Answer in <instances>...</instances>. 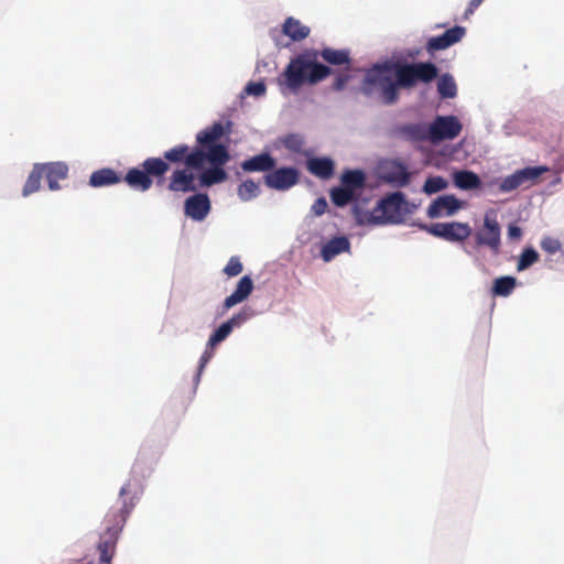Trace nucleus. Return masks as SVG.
<instances>
[{
    "label": "nucleus",
    "instance_id": "f257e3e1",
    "mask_svg": "<svg viewBox=\"0 0 564 564\" xmlns=\"http://www.w3.org/2000/svg\"><path fill=\"white\" fill-rule=\"evenodd\" d=\"M440 69L433 62H410L403 57H386L373 63L365 72L360 93L376 98L384 106H392L400 99L401 90H411L420 83L430 84L437 79L436 90L442 99L457 96L456 82L449 73L438 76Z\"/></svg>",
    "mask_w": 564,
    "mask_h": 564
},
{
    "label": "nucleus",
    "instance_id": "f03ea898",
    "mask_svg": "<svg viewBox=\"0 0 564 564\" xmlns=\"http://www.w3.org/2000/svg\"><path fill=\"white\" fill-rule=\"evenodd\" d=\"M142 494L143 486L135 478L129 479L120 488L119 500L121 501V507L119 509H110L105 516V531L100 534L97 544L99 564H110L119 534Z\"/></svg>",
    "mask_w": 564,
    "mask_h": 564
},
{
    "label": "nucleus",
    "instance_id": "7ed1b4c3",
    "mask_svg": "<svg viewBox=\"0 0 564 564\" xmlns=\"http://www.w3.org/2000/svg\"><path fill=\"white\" fill-rule=\"evenodd\" d=\"M333 74V69L318 61V50L305 48L292 57L282 73L285 86L292 91L304 85H316Z\"/></svg>",
    "mask_w": 564,
    "mask_h": 564
},
{
    "label": "nucleus",
    "instance_id": "20e7f679",
    "mask_svg": "<svg viewBox=\"0 0 564 564\" xmlns=\"http://www.w3.org/2000/svg\"><path fill=\"white\" fill-rule=\"evenodd\" d=\"M232 121L227 119L215 121L212 126L200 130L196 134V145L191 148L185 143L177 144L164 151L163 160L170 165L183 163L184 167H196L204 159L203 151L208 141H219L228 137L232 130Z\"/></svg>",
    "mask_w": 564,
    "mask_h": 564
},
{
    "label": "nucleus",
    "instance_id": "39448f33",
    "mask_svg": "<svg viewBox=\"0 0 564 564\" xmlns=\"http://www.w3.org/2000/svg\"><path fill=\"white\" fill-rule=\"evenodd\" d=\"M409 205L405 194L397 191L380 198L372 213L362 212L358 205H354L352 214L359 225H399L404 221L405 215L412 214Z\"/></svg>",
    "mask_w": 564,
    "mask_h": 564
},
{
    "label": "nucleus",
    "instance_id": "423d86ee",
    "mask_svg": "<svg viewBox=\"0 0 564 564\" xmlns=\"http://www.w3.org/2000/svg\"><path fill=\"white\" fill-rule=\"evenodd\" d=\"M204 159L197 169L199 187H212L221 184L228 178L225 165L230 161L229 148L219 141H208L203 151Z\"/></svg>",
    "mask_w": 564,
    "mask_h": 564
},
{
    "label": "nucleus",
    "instance_id": "0eeeda50",
    "mask_svg": "<svg viewBox=\"0 0 564 564\" xmlns=\"http://www.w3.org/2000/svg\"><path fill=\"white\" fill-rule=\"evenodd\" d=\"M169 170L170 165L163 159L151 156L140 165L129 169L122 181L134 191L147 192L152 187L154 178L161 184Z\"/></svg>",
    "mask_w": 564,
    "mask_h": 564
},
{
    "label": "nucleus",
    "instance_id": "6e6552de",
    "mask_svg": "<svg viewBox=\"0 0 564 564\" xmlns=\"http://www.w3.org/2000/svg\"><path fill=\"white\" fill-rule=\"evenodd\" d=\"M412 225L416 226L420 230H423L436 238H441L448 242H463L469 238L473 232L469 224L459 221L432 224L414 221Z\"/></svg>",
    "mask_w": 564,
    "mask_h": 564
},
{
    "label": "nucleus",
    "instance_id": "1a4fd4ad",
    "mask_svg": "<svg viewBox=\"0 0 564 564\" xmlns=\"http://www.w3.org/2000/svg\"><path fill=\"white\" fill-rule=\"evenodd\" d=\"M549 167L545 165H529L516 170L512 174L502 177L498 182V189L500 193H511L518 188H529L532 186Z\"/></svg>",
    "mask_w": 564,
    "mask_h": 564
},
{
    "label": "nucleus",
    "instance_id": "9d476101",
    "mask_svg": "<svg viewBox=\"0 0 564 564\" xmlns=\"http://www.w3.org/2000/svg\"><path fill=\"white\" fill-rule=\"evenodd\" d=\"M429 124L432 144L452 141L458 137L463 130L462 122L454 115H436Z\"/></svg>",
    "mask_w": 564,
    "mask_h": 564
},
{
    "label": "nucleus",
    "instance_id": "9b49d317",
    "mask_svg": "<svg viewBox=\"0 0 564 564\" xmlns=\"http://www.w3.org/2000/svg\"><path fill=\"white\" fill-rule=\"evenodd\" d=\"M379 178L393 186L404 187L411 181V174L408 165L398 159H384L378 163Z\"/></svg>",
    "mask_w": 564,
    "mask_h": 564
},
{
    "label": "nucleus",
    "instance_id": "f8f14e48",
    "mask_svg": "<svg viewBox=\"0 0 564 564\" xmlns=\"http://www.w3.org/2000/svg\"><path fill=\"white\" fill-rule=\"evenodd\" d=\"M475 242L488 247L495 256L500 253L501 228L496 217L485 215L482 228L475 234Z\"/></svg>",
    "mask_w": 564,
    "mask_h": 564
},
{
    "label": "nucleus",
    "instance_id": "ddd939ff",
    "mask_svg": "<svg viewBox=\"0 0 564 564\" xmlns=\"http://www.w3.org/2000/svg\"><path fill=\"white\" fill-rule=\"evenodd\" d=\"M466 202L454 194H443L433 199L426 209V216L431 219L452 217L465 208Z\"/></svg>",
    "mask_w": 564,
    "mask_h": 564
},
{
    "label": "nucleus",
    "instance_id": "4468645a",
    "mask_svg": "<svg viewBox=\"0 0 564 564\" xmlns=\"http://www.w3.org/2000/svg\"><path fill=\"white\" fill-rule=\"evenodd\" d=\"M264 184L275 191H288L300 182V171L295 166H280L263 176Z\"/></svg>",
    "mask_w": 564,
    "mask_h": 564
},
{
    "label": "nucleus",
    "instance_id": "2eb2a0df",
    "mask_svg": "<svg viewBox=\"0 0 564 564\" xmlns=\"http://www.w3.org/2000/svg\"><path fill=\"white\" fill-rule=\"evenodd\" d=\"M197 180V169L183 167L175 169L167 185V189L175 193H196L199 185Z\"/></svg>",
    "mask_w": 564,
    "mask_h": 564
},
{
    "label": "nucleus",
    "instance_id": "dca6fc26",
    "mask_svg": "<svg viewBox=\"0 0 564 564\" xmlns=\"http://www.w3.org/2000/svg\"><path fill=\"white\" fill-rule=\"evenodd\" d=\"M393 135L410 143H431L430 124L423 121L398 124L393 129Z\"/></svg>",
    "mask_w": 564,
    "mask_h": 564
},
{
    "label": "nucleus",
    "instance_id": "f3484780",
    "mask_svg": "<svg viewBox=\"0 0 564 564\" xmlns=\"http://www.w3.org/2000/svg\"><path fill=\"white\" fill-rule=\"evenodd\" d=\"M212 210L210 198L207 193L196 192L184 200V214L194 221H203Z\"/></svg>",
    "mask_w": 564,
    "mask_h": 564
},
{
    "label": "nucleus",
    "instance_id": "a211bd4d",
    "mask_svg": "<svg viewBox=\"0 0 564 564\" xmlns=\"http://www.w3.org/2000/svg\"><path fill=\"white\" fill-rule=\"evenodd\" d=\"M466 29L462 25H454L440 35L432 36L426 41L425 50L430 55L446 50L458 43L465 35Z\"/></svg>",
    "mask_w": 564,
    "mask_h": 564
},
{
    "label": "nucleus",
    "instance_id": "6ab92c4d",
    "mask_svg": "<svg viewBox=\"0 0 564 564\" xmlns=\"http://www.w3.org/2000/svg\"><path fill=\"white\" fill-rule=\"evenodd\" d=\"M253 288V280L250 275L240 278L234 292L224 300L223 312L245 302L251 295Z\"/></svg>",
    "mask_w": 564,
    "mask_h": 564
},
{
    "label": "nucleus",
    "instance_id": "aec40b11",
    "mask_svg": "<svg viewBox=\"0 0 564 564\" xmlns=\"http://www.w3.org/2000/svg\"><path fill=\"white\" fill-rule=\"evenodd\" d=\"M240 166L248 173L265 172L267 174L276 166V160L271 153L261 152L242 161Z\"/></svg>",
    "mask_w": 564,
    "mask_h": 564
},
{
    "label": "nucleus",
    "instance_id": "412c9836",
    "mask_svg": "<svg viewBox=\"0 0 564 564\" xmlns=\"http://www.w3.org/2000/svg\"><path fill=\"white\" fill-rule=\"evenodd\" d=\"M350 240L346 235L330 238L321 248V257L324 262H330L335 257L350 251Z\"/></svg>",
    "mask_w": 564,
    "mask_h": 564
},
{
    "label": "nucleus",
    "instance_id": "4be33fe9",
    "mask_svg": "<svg viewBox=\"0 0 564 564\" xmlns=\"http://www.w3.org/2000/svg\"><path fill=\"white\" fill-rule=\"evenodd\" d=\"M122 182L119 172L111 167H102L93 172L89 176L88 184L93 188L113 186Z\"/></svg>",
    "mask_w": 564,
    "mask_h": 564
},
{
    "label": "nucleus",
    "instance_id": "5701e85b",
    "mask_svg": "<svg viewBox=\"0 0 564 564\" xmlns=\"http://www.w3.org/2000/svg\"><path fill=\"white\" fill-rule=\"evenodd\" d=\"M306 169L311 174L322 180H328L334 174L335 164L328 156H312L307 159Z\"/></svg>",
    "mask_w": 564,
    "mask_h": 564
},
{
    "label": "nucleus",
    "instance_id": "b1692460",
    "mask_svg": "<svg viewBox=\"0 0 564 564\" xmlns=\"http://www.w3.org/2000/svg\"><path fill=\"white\" fill-rule=\"evenodd\" d=\"M452 178L454 186L462 191L479 189L482 185L480 176L471 170L455 171Z\"/></svg>",
    "mask_w": 564,
    "mask_h": 564
},
{
    "label": "nucleus",
    "instance_id": "393cba45",
    "mask_svg": "<svg viewBox=\"0 0 564 564\" xmlns=\"http://www.w3.org/2000/svg\"><path fill=\"white\" fill-rule=\"evenodd\" d=\"M341 185L352 191L354 194L365 188L367 174L361 169H347L340 176Z\"/></svg>",
    "mask_w": 564,
    "mask_h": 564
},
{
    "label": "nucleus",
    "instance_id": "a878e982",
    "mask_svg": "<svg viewBox=\"0 0 564 564\" xmlns=\"http://www.w3.org/2000/svg\"><path fill=\"white\" fill-rule=\"evenodd\" d=\"M282 32L293 42H301L310 35L311 29L302 24L300 20L289 17L282 25Z\"/></svg>",
    "mask_w": 564,
    "mask_h": 564
},
{
    "label": "nucleus",
    "instance_id": "bb28decb",
    "mask_svg": "<svg viewBox=\"0 0 564 564\" xmlns=\"http://www.w3.org/2000/svg\"><path fill=\"white\" fill-rule=\"evenodd\" d=\"M318 56L333 66L346 65L349 68L351 64L350 51L348 48L336 50L332 47H324L318 51Z\"/></svg>",
    "mask_w": 564,
    "mask_h": 564
},
{
    "label": "nucleus",
    "instance_id": "cd10ccee",
    "mask_svg": "<svg viewBox=\"0 0 564 564\" xmlns=\"http://www.w3.org/2000/svg\"><path fill=\"white\" fill-rule=\"evenodd\" d=\"M264 310H258L252 305L246 304L243 305L239 312L235 313L226 322L230 325L231 329L240 328L246 323L254 318L256 316L262 314Z\"/></svg>",
    "mask_w": 564,
    "mask_h": 564
},
{
    "label": "nucleus",
    "instance_id": "c85d7f7f",
    "mask_svg": "<svg viewBox=\"0 0 564 564\" xmlns=\"http://www.w3.org/2000/svg\"><path fill=\"white\" fill-rule=\"evenodd\" d=\"M517 285V279L512 275H502L494 280L491 286L492 296H509Z\"/></svg>",
    "mask_w": 564,
    "mask_h": 564
},
{
    "label": "nucleus",
    "instance_id": "c756f323",
    "mask_svg": "<svg viewBox=\"0 0 564 564\" xmlns=\"http://www.w3.org/2000/svg\"><path fill=\"white\" fill-rule=\"evenodd\" d=\"M43 166L40 165V163H34L32 171L30 172L23 188H22V196L28 197L33 193H36L41 187V178L44 175L43 173Z\"/></svg>",
    "mask_w": 564,
    "mask_h": 564
},
{
    "label": "nucleus",
    "instance_id": "7c9ffc66",
    "mask_svg": "<svg viewBox=\"0 0 564 564\" xmlns=\"http://www.w3.org/2000/svg\"><path fill=\"white\" fill-rule=\"evenodd\" d=\"M280 143L290 152L303 153L308 156V152H303V145L305 144V137L299 132L286 133L279 138Z\"/></svg>",
    "mask_w": 564,
    "mask_h": 564
},
{
    "label": "nucleus",
    "instance_id": "2f4dec72",
    "mask_svg": "<svg viewBox=\"0 0 564 564\" xmlns=\"http://www.w3.org/2000/svg\"><path fill=\"white\" fill-rule=\"evenodd\" d=\"M43 166V173L45 177H51L55 180H65L68 176V165L63 161L40 163Z\"/></svg>",
    "mask_w": 564,
    "mask_h": 564
},
{
    "label": "nucleus",
    "instance_id": "473e14b6",
    "mask_svg": "<svg viewBox=\"0 0 564 564\" xmlns=\"http://www.w3.org/2000/svg\"><path fill=\"white\" fill-rule=\"evenodd\" d=\"M449 183L448 181L441 175H430L426 177L423 186L422 192L425 195H434L436 193H440L442 191H445L448 187Z\"/></svg>",
    "mask_w": 564,
    "mask_h": 564
},
{
    "label": "nucleus",
    "instance_id": "72a5a7b5",
    "mask_svg": "<svg viewBox=\"0 0 564 564\" xmlns=\"http://www.w3.org/2000/svg\"><path fill=\"white\" fill-rule=\"evenodd\" d=\"M332 203L337 207H345L355 199L356 194L345 186H336L329 193Z\"/></svg>",
    "mask_w": 564,
    "mask_h": 564
},
{
    "label": "nucleus",
    "instance_id": "f704fd0d",
    "mask_svg": "<svg viewBox=\"0 0 564 564\" xmlns=\"http://www.w3.org/2000/svg\"><path fill=\"white\" fill-rule=\"evenodd\" d=\"M237 195L241 202H250L260 195L259 185L251 178H248L239 184Z\"/></svg>",
    "mask_w": 564,
    "mask_h": 564
},
{
    "label": "nucleus",
    "instance_id": "c9c22d12",
    "mask_svg": "<svg viewBox=\"0 0 564 564\" xmlns=\"http://www.w3.org/2000/svg\"><path fill=\"white\" fill-rule=\"evenodd\" d=\"M216 347L217 346H209V340H207L205 350L203 351L198 361L197 371L193 378L194 390H196L197 386L199 384L202 375L205 368L207 367L208 362L213 359Z\"/></svg>",
    "mask_w": 564,
    "mask_h": 564
},
{
    "label": "nucleus",
    "instance_id": "e433bc0d",
    "mask_svg": "<svg viewBox=\"0 0 564 564\" xmlns=\"http://www.w3.org/2000/svg\"><path fill=\"white\" fill-rule=\"evenodd\" d=\"M539 258L540 254L533 247L528 246L523 248L519 257L517 270L521 272L529 269L531 265L539 261Z\"/></svg>",
    "mask_w": 564,
    "mask_h": 564
},
{
    "label": "nucleus",
    "instance_id": "4c0bfd02",
    "mask_svg": "<svg viewBox=\"0 0 564 564\" xmlns=\"http://www.w3.org/2000/svg\"><path fill=\"white\" fill-rule=\"evenodd\" d=\"M232 333L230 325L225 321L209 335V346H218Z\"/></svg>",
    "mask_w": 564,
    "mask_h": 564
},
{
    "label": "nucleus",
    "instance_id": "58836bf2",
    "mask_svg": "<svg viewBox=\"0 0 564 564\" xmlns=\"http://www.w3.org/2000/svg\"><path fill=\"white\" fill-rule=\"evenodd\" d=\"M265 90H267V86L263 80L249 82L243 88L245 94H247L248 96H254V97L263 96L265 94Z\"/></svg>",
    "mask_w": 564,
    "mask_h": 564
},
{
    "label": "nucleus",
    "instance_id": "ea45409f",
    "mask_svg": "<svg viewBox=\"0 0 564 564\" xmlns=\"http://www.w3.org/2000/svg\"><path fill=\"white\" fill-rule=\"evenodd\" d=\"M242 269L243 267L239 257L234 256L229 259L223 271L228 276H236L241 273Z\"/></svg>",
    "mask_w": 564,
    "mask_h": 564
},
{
    "label": "nucleus",
    "instance_id": "a19ab883",
    "mask_svg": "<svg viewBox=\"0 0 564 564\" xmlns=\"http://www.w3.org/2000/svg\"><path fill=\"white\" fill-rule=\"evenodd\" d=\"M541 249L550 254H554L561 250V241L556 238L544 237L540 242Z\"/></svg>",
    "mask_w": 564,
    "mask_h": 564
},
{
    "label": "nucleus",
    "instance_id": "79ce46f5",
    "mask_svg": "<svg viewBox=\"0 0 564 564\" xmlns=\"http://www.w3.org/2000/svg\"><path fill=\"white\" fill-rule=\"evenodd\" d=\"M351 76L348 73H339L334 79L332 85L333 90L341 91L345 89L347 83L350 80Z\"/></svg>",
    "mask_w": 564,
    "mask_h": 564
},
{
    "label": "nucleus",
    "instance_id": "37998d69",
    "mask_svg": "<svg viewBox=\"0 0 564 564\" xmlns=\"http://www.w3.org/2000/svg\"><path fill=\"white\" fill-rule=\"evenodd\" d=\"M328 204L325 197H318L312 205L311 212L315 216L325 214Z\"/></svg>",
    "mask_w": 564,
    "mask_h": 564
},
{
    "label": "nucleus",
    "instance_id": "c03bdc74",
    "mask_svg": "<svg viewBox=\"0 0 564 564\" xmlns=\"http://www.w3.org/2000/svg\"><path fill=\"white\" fill-rule=\"evenodd\" d=\"M522 228L514 223L508 225L507 235L510 240H518L522 237Z\"/></svg>",
    "mask_w": 564,
    "mask_h": 564
},
{
    "label": "nucleus",
    "instance_id": "a18cd8bd",
    "mask_svg": "<svg viewBox=\"0 0 564 564\" xmlns=\"http://www.w3.org/2000/svg\"><path fill=\"white\" fill-rule=\"evenodd\" d=\"M46 181H47L48 188L51 191H58V189H61V185L58 183L59 180L46 177Z\"/></svg>",
    "mask_w": 564,
    "mask_h": 564
},
{
    "label": "nucleus",
    "instance_id": "49530a36",
    "mask_svg": "<svg viewBox=\"0 0 564 564\" xmlns=\"http://www.w3.org/2000/svg\"><path fill=\"white\" fill-rule=\"evenodd\" d=\"M484 0H470L469 1V4L471 8H478L481 3H482Z\"/></svg>",
    "mask_w": 564,
    "mask_h": 564
},
{
    "label": "nucleus",
    "instance_id": "de8ad7c7",
    "mask_svg": "<svg viewBox=\"0 0 564 564\" xmlns=\"http://www.w3.org/2000/svg\"><path fill=\"white\" fill-rule=\"evenodd\" d=\"M475 10H476V8H471L470 4L468 3V7L465 11V15L474 13Z\"/></svg>",
    "mask_w": 564,
    "mask_h": 564
},
{
    "label": "nucleus",
    "instance_id": "09e8293b",
    "mask_svg": "<svg viewBox=\"0 0 564 564\" xmlns=\"http://www.w3.org/2000/svg\"><path fill=\"white\" fill-rule=\"evenodd\" d=\"M409 209H412V213L416 209V205L410 202Z\"/></svg>",
    "mask_w": 564,
    "mask_h": 564
},
{
    "label": "nucleus",
    "instance_id": "8fccbe9b",
    "mask_svg": "<svg viewBox=\"0 0 564 564\" xmlns=\"http://www.w3.org/2000/svg\"><path fill=\"white\" fill-rule=\"evenodd\" d=\"M268 65L265 62H261V68H264Z\"/></svg>",
    "mask_w": 564,
    "mask_h": 564
},
{
    "label": "nucleus",
    "instance_id": "3c124183",
    "mask_svg": "<svg viewBox=\"0 0 564 564\" xmlns=\"http://www.w3.org/2000/svg\"><path fill=\"white\" fill-rule=\"evenodd\" d=\"M260 67H261V62H258V64H257V70H260Z\"/></svg>",
    "mask_w": 564,
    "mask_h": 564
}]
</instances>
